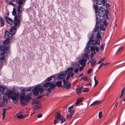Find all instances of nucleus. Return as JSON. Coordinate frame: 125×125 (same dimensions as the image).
<instances>
[{
  "instance_id": "obj_17",
  "label": "nucleus",
  "mask_w": 125,
  "mask_h": 125,
  "mask_svg": "<svg viewBox=\"0 0 125 125\" xmlns=\"http://www.w3.org/2000/svg\"><path fill=\"white\" fill-rule=\"evenodd\" d=\"M102 101H94L92 104L91 105V106H95L96 105L98 104H100L102 102Z\"/></svg>"
},
{
  "instance_id": "obj_32",
  "label": "nucleus",
  "mask_w": 125,
  "mask_h": 125,
  "mask_svg": "<svg viewBox=\"0 0 125 125\" xmlns=\"http://www.w3.org/2000/svg\"><path fill=\"white\" fill-rule=\"evenodd\" d=\"M96 62L95 60L94 59H93L92 60L91 62V66L92 67L94 66Z\"/></svg>"
},
{
  "instance_id": "obj_10",
  "label": "nucleus",
  "mask_w": 125,
  "mask_h": 125,
  "mask_svg": "<svg viewBox=\"0 0 125 125\" xmlns=\"http://www.w3.org/2000/svg\"><path fill=\"white\" fill-rule=\"evenodd\" d=\"M3 99L2 101H0V107H4L7 104L8 100L7 97L4 96L3 97Z\"/></svg>"
},
{
  "instance_id": "obj_36",
  "label": "nucleus",
  "mask_w": 125,
  "mask_h": 125,
  "mask_svg": "<svg viewBox=\"0 0 125 125\" xmlns=\"http://www.w3.org/2000/svg\"><path fill=\"white\" fill-rule=\"evenodd\" d=\"M17 118L20 119H23L24 117L23 115H16Z\"/></svg>"
},
{
  "instance_id": "obj_51",
  "label": "nucleus",
  "mask_w": 125,
  "mask_h": 125,
  "mask_svg": "<svg viewBox=\"0 0 125 125\" xmlns=\"http://www.w3.org/2000/svg\"><path fill=\"white\" fill-rule=\"evenodd\" d=\"M21 91L22 92H26V88H21Z\"/></svg>"
},
{
  "instance_id": "obj_50",
  "label": "nucleus",
  "mask_w": 125,
  "mask_h": 125,
  "mask_svg": "<svg viewBox=\"0 0 125 125\" xmlns=\"http://www.w3.org/2000/svg\"><path fill=\"white\" fill-rule=\"evenodd\" d=\"M89 88H86L83 91V92H87L89 91Z\"/></svg>"
},
{
  "instance_id": "obj_57",
  "label": "nucleus",
  "mask_w": 125,
  "mask_h": 125,
  "mask_svg": "<svg viewBox=\"0 0 125 125\" xmlns=\"http://www.w3.org/2000/svg\"><path fill=\"white\" fill-rule=\"evenodd\" d=\"M91 71H92L91 69H89V70H88L87 71V73L88 74H89V73H90L91 72Z\"/></svg>"
},
{
  "instance_id": "obj_14",
  "label": "nucleus",
  "mask_w": 125,
  "mask_h": 125,
  "mask_svg": "<svg viewBox=\"0 0 125 125\" xmlns=\"http://www.w3.org/2000/svg\"><path fill=\"white\" fill-rule=\"evenodd\" d=\"M94 48L93 47V46H91V47H87L86 50V52L87 53H88L90 52L91 51L93 52L94 51V53L95 54L96 53V52L94 51Z\"/></svg>"
},
{
  "instance_id": "obj_34",
  "label": "nucleus",
  "mask_w": 125,
  "mask_h": 125,
  "mask_svg": "<svg viewBox=\"0 0 125 125\" xmlns=\"http://www.w3.org/2000/svg\"><path fill=\"white\" fill-rule=\"evenodd\" d=\"M5 87H3L2 86L0 85V91L2 92H3L5 91Z\"/></svg>"
},
{
  "instance_id": "obj_27",
  "label": "nucleus",
  "mask_w": 125,
  "mask_h": 125,
  "mask_svg": "<svg viewBox=\"0 0 125 125\" xmlns=\"http://www.w3.org/2000/svg\"><path fill=\"white\" fill-rule=\"evenodd\" d=\"M6 39L3 42L4 45H6L8 44L10 42V39L9 38H6Z\"/></svg>"
},
{
  "instance_id": "obj_13",
  "label": "nucleus",
  "mask_w": 125,
  "mask_h": 125,
  "mask_svg": "<svg viewBox=\"0 0 125 125\" xmlns=\"http://www.w3.org/2000/svg\"><path fill=\"white\" fill-rule=\"evenodd\" d=\"M9 48V47H6L5 45L1 46L0 47V50L3 51V53L7 52Z\"/></svg>"
},
{
  "instance_id": "obj_54",
  "label": "nucleus",
  "mask_w": 125,
  "mask_h": 125,
  "mask_svg": "<svg viewBox=\"0 0 125 125\" xmlns=\"http://www.w3.org/2000/svg\"><path fill=\"white\" fill-rule=\"evenodd\" d=\"M83 80H85L86 81H87L88 80V78L87 76H84L83 77Z\"/></svg>"
},
{
  "instance_id": "obj_19",
  "label": "nucleus",
  "mask_w": 125,
  "mask_h": 125,
  "mask_svg": "<svg viewBox=\"0 0 125 125\" xmlns=\"http://www.w3.org/2000/svg\"><path fill=\"white\" fill-rule=\"evenodd\" d=\"M66 75L64 74H62L58 75L57 77L58 79H63L65 77Z\"/></svg>"
},
{
  "instance_id": "obj_3",
  "label": "nucleus",
  "mask_w": 125,
  "mask_h": 125,
  "mask_svg": "<svg viewBox=\"0 0 125 125\" xmlns=\"http://www.w3.org/2000/svg\"><path fill=\"white\" fill-rule=\"evenodd\" d=\"M31 96L30 94H29L27 95H24L20 97V102L22 105H25L30 102L31 99Z\"/></svg>"
},
{
  "instance_id": "obj_43",
  "label": "nucleus",
  "mask_w": 125,
  "mask_h": 125,
  "mask_svg": "<svg viewBox=\"0 0 125 125\" xmlns=\"http://www.w3.org/2000/svg\"><path fill=\"white\" fill-rule=\"evenodd\" d=\"M100 30L102 31L104 30L105 29L104 26L103 25H101L100 26Z\"/></svg>"
},
{
  "instance_id": "obj_44",
  "label": "nucleus",
  "mask_w": 125,
  "mask_h": 125,
  "mask_svg": "<svg viewBox=\"0 0 125 125\" xmlns=\"http://www.w3.org/2000/svg\"><path fill=\"white\" fill-rule=\"evenodd\" d=\"M54 88H51V87H50L48 88L47 90V91L48 93L51 92V91L52 89H53Z\"/></svg>"
},
{
  "instance_id": "obj_30",
  "label": "nucleus",
  "mask_w": 125,
  "mask_h": 125,
  "mask_svg": "<svg viewBox=\"0 0 125 125\" xmlns=\"http://www.w3.org/2000/svg\"><path fill=\"white\" fill-rule=\"evenodd\" d=\"M62 81H61L56 82L55 84L57 85L56 86L58 87L62 86Z\"/></svg>"
},
{
  "instance_id": "obj_62",
  "label": "nucleus",
  "mask_w": 125,
  "mask_h": 125,
  "mask_svg": "<svg viewBox=\"0 0 125 125\" xmlns=\"http://www.w3.org/2000/svg\"><path fill=\"white\" fill-rule=\"evenodd\" d=\"M69 77H70V75H69L67 76L66 77V80L67 81L68 80Z\"/></svg>"
},
{
  "instance_id": "obj_53",
  "label": "nucleus",
  "mask_w": 125,
  "mask_h": 125,
  "mask_svg": "<svg viewBox=\"0 0 125 125\" xmlns=\"http://www.w3.org/2000/svg\"><path fill=\"white\" fill-rule=\"evenodd\" d=\"M23 113L22 112H19L16 115H22Z\"/></svg>"
},
{
  "instance_id": "obj_8",
  "label": "nucleus",
  "mask_w": 125,
  "mask_h": 125,
  "mask_svg": "<svg viewBox=\"0 0 125 125\" xmlns=\"http://www.w3.org/2000/svg\"><path fill=\"white\" fill-rule=\"evenodd\" d=\"M65 119L60 114L57 113L56 115L54 121V124L55 125L58 122L59 120L61 121V123H63L65 121Z\"/></svg>"
},
{
  "instance_id": "obj_22",
  "label": "nucleus",
  "mask_w": 125,
  "mask_h": 125,
  "mask_svg": "<svg viewBox=\"0 0 125 125\" xmlns=\"http://www.w3.org/2000/svg\"><path fill=\"white\" fill-rule=\"evenodd\" d=\"M82 87H81L80 88L78 89H76V92L78 95H79L82 92Z\"/></svg>"
},
{
  "instance_id": "obj_60",
  "label": "nucleus",
  "mask_w": 125,
  "mask_h": 125,
  "mask_svg": "<svg viewBox=\"0 0 125 125\" xmlns=\"http://www.w3.org/2000/svg\"><path fill=\"white\" fill-rule=\"evenodd\" d=\"M95 84L94 85V86H95L98 83V82L96 80V81H95Z\"/></svg>"
},
{
  "instance_id": "obj_26",
  "label": "nucleus",
  "mask_w": 125,
  "mask_h": 125,
  "mask_svg": "<svg viewBox=\"0 0 125 125\" xmlns=\"http://www.w3.org/2000/svg\"><path fill=\"white\" fill-rule=\"evenodd\" d=\"M125 94V87H124L122 89L121 91V94L119 97V98H121V97Z\"/></svg>"
},
{
  "instance_id": "obj_16",
  "label": "nucleus",
  "mask_w": 125,
  "mask_h": 125,
  "mask_svg": "<svg viewBox=\"0 0 125 125\" xmlns=\"http://www.w3.org/2000/svg\"><path fill=\"white\" fill-rule=\"evenodd\" d=\"M74 69L72 67L69 68L66 70L65 73L66 74H69L72 72Z\"/></svg>"
},
{
  "instance_id": "obj_23",
  "label": "nucleus",
  "mask_w": 125,
  "mask_h": 125,
  "mask_svg": "<svg viewBox=\"0 0 125 125\" xmlns=\"http://www.w3.org/2000/svg\"><path fill=\"white\" fill-rule=\"evenodd\" d=\"M5 18L7 22L10 24H11L13 22V21L12 19L9 18L5 17Z\"/></svg>"
},
{
  "instance_id": "obj_42",
  "label": "nucleus",
  "mask_w": 125,
  "mask_h": 125,
  "mask_svg": "<svg viewBox=\"0 0 125 125\" xmlns=\"http://www.w3.org/2000/svg\"><path fill=\"white\" fill-rule=\"evenodd\" d=\"M99 28L98 27H96V28H95L94 31L95 32V33H97V32H99Z\"/></svg>"
},
{
  "instance_id": "obj_6",
  "label": "nucleus",
  "mask_w": 125,
  "mask_h": 125,
  "mask_svg": "<svg viewBox=\"0 0 125 125\" xmlns=\"http://www.w3.org/2000/svg\"><path fill=\"white\" fill-rule=\"evenodd\" d=\"M44 91V88L41 85H39L35 88L33 90V92L34 95H38V92H39L41 94H42Z\"/></svg>"
},
{
  "instance_id": "obj_2",
  "label": "nucleus",
  "mask_w": 125,
  "mask_h": 125,
  "mask_svg": "<svg viewBox=\"0 0 125 125\" xmlns=\"http://www.w3.org/2000/svg\"><path fill=\"white\" fill-rule=\"evenodd\" d=\"M5 95L7 97L8 99H11L13 102L15 104L17 102L18 99L20 96L19 93H15L13 91L10 90L6 91V93H5Z\"/></svg>"
},
{
  "instance_id": "obj_24",
  "label": "nucleus",
  "mask_w": 125,
  "mask_h": 125,
  "mask_svg": "<svg viewBox=\"0 0 125 125\" xmlns=\"http://www.w3.org/2000/svg\"><path fill=\"white\" fill-rule=\"evenodd\" d=\"M82 99L83 98H81L78 99L75 104H74V105H75L76 106L78 104L82 101Z\"/></svg>"
},
{
  "instance_id": "obj_9",
  "label": "nucleus",
  "mask_w": 125,
  "mask_h": 125,
  "mask_svg": "<svg viewBox=\"0 0 125 125\" xmlns=\"http://www.w3.org/2000/svg\"><path fill=\"white\" fill-rule=\"evenodd\" d=\"M43 86L44 87H46V88L49 87L54 88L56 87V85L49 82L46 81L45 83L43 84Z\"/></svg>"
},
{
  "instance_id": "obj_41",
  "label": "nucleus",
  "mask_w": 125,
  "mask_h": 125,
  "mask_svg": "<svg viewBox=\"0 0 125 125\" xmlns=\"http://www.w3.org/2000/svg\"><path fill=\"white\" fill-rule=\"evenodd\" d=\"M105 44L104 43L102 44L100 47V49L102 51H103L104 49V47Z\"/></svg>"
},
{
  "instance_id": "obj_1",
  "label": "nucleus",
  "mask_w": 125,
  "mask_h": 125,
  "mask_svg": "<svg viewBox=\"0 0 125 125\" xmlns=\"http://www.w3.org/2000/svg\"><path fill=\"white\" fill-rule=\"evenodd\" d=\"M19 5L16 8L18 13L16 14V10L15 8H13L12 12L13 15L15 16L14 17V20L13 21V23L15 26L19 27L20 25V20L22 18V15L21 13L22 11V4H19Z\"/></svg>"
},
{
  "instance_id": "obj_11",
  "label": "nucleus",
  "mask_w": 125,
  "mask_h": 125,
  "mask_svg": "<svg viewBox=\"0 0 125 125\" xmlns=\"http://www.w3.org/2000/svg\"><path fill=\"white\" fill-rule=\"evenodd\" d=\"M93 37H92L90 40L89 41V45H90V44H91L93 45L95 43L96 44L99 45L100 44V41L99 40H98L97 41H95L93 39Z\"/></svg>"
},
{
  "instance_id": "obj_37",
  "label": "nucleus",
  "mask_w": 125,
  "mask_h": 125,
  "mask_svg": "<svg viewBox=\"0 0 125 125\" xmlns=\"http://www.w3.org/2000/svg\"><path fill=\"white\" fill-rule=\"evenodd\" d=\"M105 59V57H103V58H100L99 60L98 61L97 63L99 64L101 62L104 61Z\"/></svg>"
},
{
  "instance_id": "obj_5",
  "label": "nucleus",
  "mask_w": 125,
  "mask_h": 125,
  "mask_svg": "<svg viewBox=\"0 0 125 125\" xmlns=\"http://www.w3.org/2000/svg\"><path fill=\"white\" fill-rule=\"evenodd\" d=\"M18 27L14 26L12 27L10 31V32H8L7 31H6L5 32L4 36L5 38H9V35L10 34L12 36L15 34L16 31V29Z\"/></svg>"
},
{
  "instance_id": "obj_35",
  "label": "nucleus",
  "mask_w": 125,
  "mask_h": 125,
  "mask_svg": "<svg viewBox=\"0 0 125 125\" xmlns=\"http://www.w3.org/2000/svg\"><path fill=\"white\" fill-rule=\"evenodd\" d=\"M73 114H70L68 115L67 116V119L68 120H69L72 117V115Z\"/></svg>"
},
{
  "instance_id": "obj_28",
  "label": "nucleus",
  "mask_w": 125,
  "mask_h": 125,
  "mask_svg": "<svg viewBox=\"0 0 125 125\" xmlns=\"http://www.w3.org/2000/svg\"><path fill=\"white\" fill-rule=\"evenodd\" d=\"M11 107L10 106H8L6 108H3V112L6 113V111H7L9 110L11 108Z\"/></svg>"
},
{
  "instance_id": "obj_12",
  "label": "nucleus",
  "mask_w": 125,
  "mask_h": 125,
  "mask_svg": "<svg viewBox=\"0 0 125 125\" xmlns=\"http://www.w3.org/2000/svg\"><path fill=\"white\" fill-rule=\"evenodd\" d=\"M63 82L64 83L63 86L64 87L68 89L70 88L71 87V84L68 82H66L65 80H63Z\"/></svg>"
},
{
  "instance_id": "obj_55",
  "label": "nucleus",
  "mask_w": 125,
  "mask_h": 125,
  "mask_svg": "<svg viewBox=\"0 0 125 125\" xmlns=\"http://www.w3.org/2000/svg\"><path fill=\"white\" fill-rule=\"evenodd\" d=\"M31 90V88H26V91H29Z\"/></svg>"
},
{
  "instance_id": "obj_20",
  "label": "nucleus",
  "mask_w": 125,
  "mask_h": 125,
  "mask_svg": "<svg viewBox=\"0 0 125 125\" xmlns=\"http://www.w3.org/2000/svg\"><path fill=\"white\" fill-rule=\"evenodd\" d=\"M96 3L97 4L100 5L102 3L103 5V6H104L106 2H105V3H104L103 1H102V0H96Z\"/></svg>"
},
{
  "instance_id": "obj_63",
  "label": "nucleus",
  "mask_w": 125,
  "mask_h": 125,
  "mask_svg": "<svg viewBox=\"0 0 125 125\" xmlns=\"http://www.w3.org/2000/svg\"><path fill=\"white\" fill-rule=\"evenodd\" d=\"M104 64V63H102V64H101L98 67V68H100V67H101V66H102V65H103Z\"/></svg>"
},
{
  "instance_id": "obj_18",
  "label": "nucleus",
  "mask_w": 125,
  "mask_h": 125,
  "mask_svg": "<svg viewBox=\"0 0 125 125\" xmlns=\"http://www.w3.org/2000/svg\"><path fill=\"white\" fill-rule=\"evenodd\" d=\"M73 105L69 107L68 109V110L70 114H73L74 113V111L73 110L71 111L73 107Z\"/></svg>"
},
{
  "instance_id": "obj_4",
  "label": "nucleus",
  "mask_w": 125,
  "mask_h": 125,
  "mask_svg": "<svg viewBox=\"0 0 125 125\" xmlns=\"http://www.w3.org/2000/svg\"><path fill=\"white\" fill-rule=\"evenodd\" d=\"M108 12L107 10H105L102 7H100L98 12L99 16L100 17H104L105 19H106L107 17V15Z\"/></svg>"
},
{
  "instance_id": "obj_7",
  "label": "nucleus",
  "mask_w": 125,
  "mask_h": 125,
  "mask_svg": "<svg viewBox=\"0 0 125 125\" xmlns=\"http://www.w3.org/2000/svg\"><path fill=\"white\" fill-rule=\"evenodd\" d=\"M82 59L79 61V63L84 67L86 65V60H88L89 59V56H88L87 54H85L82 55Z\"/></svg>"
},
{
  "instance_id": "obj_56",
  "label": "nucleus",
  "mask_w": 125,
  "mask_h": 125,
  "mask_svg": "<svg viewBox=\"0 0 125 125\" xmlns=\"http://www.w3.org/2000/svg\"><path fill=\"white\" fill-rule=\"evenodd\" d=\"M94 54V51H93V52H92L91 53V58H93V56Z\"/></svg>"
},
{
  "instance_id": "obj_64",
  "label": "nucleus",
  "mask_w": 125,
  "mask_h": 125,
  "mask_svg": "<svg viewBox=\"0 0 125 125\" xmlns=\"http://www.w3.org/2000/svg\"><path fill=\"white\" fill-rule=\"evenodd\" d=\"M82 75H83V74H82V73H81V74H80L78 76V77H80V76H82Z\"/></svg>"
},
{
  "instance_id": "obj_45",
  "label": "nucleus",
  "mask_w": 125,
  "mask_h": 125,
  "mask_svg": "<svg viewBox=\"0 0 125 125\" xmlns=\"http://www.w3.org/2000/svg\"><path fill=\"white\" fill-rule=\"evenodd\" d=\"M52 77H50L47 78L46 79V82H49L51 80H52Z\"/></svg>"
},
{
  "instance_id": "obj_33",
  "label": "nucleus",
  "mask_w": 125,
  "mask_h": 125,
  "mask_svg": "<svg viewBox=\"0 0 125 125\" xmlns=\"http://www.w3.org/2000/svg\"><path fill=\"white\" fill-rule=\"evenodd\" d=\"M96 37L98 40H99V39H101V37L100 33L99 32H97V33H96Z\"/></svg>"
},
{
  "instance_id": "obj_21",
  "label": "nucleus",
  "mask_w": 125,
  "mask_h": 125,
  "mask_svg": "<svg viewBox=\"0 0 125 125\" xmlns=\"http://www.w3.org/2000/svg\"><path fill=\"white\" fill-rule=\"evenodd\" d=\"M39 103V100L38 99V98L37 97L36 99L33 100L32 102V105L34 104H38Z\"/></svg>"
},
{
  "instance_id": "obj_59",
  "label": "nucleus",
  "mask_w": 125,
  "mask_h": 125,
  "mask_svg": "<svg viewBox=\"0 0 125 125\" xmlns=\"http://www.w3.org/2000/svg\"><path fill=\"white\" fill-rule=\"evenodd\" d=\"M42 114H40L38 115L37 117H38V118H40L42 117Z\"/></svg>"
},
{
  "instance_id": "obj_49",
  "label": "nucleus",
  "mask_w": 125,
  "mask_h": 125,
  "mask_svg": "<svg viewBox=\"0 0 125 125\" xmlns=\"http://www.w3.org/2000/svg\"><path fill=\"white\" fill-rule=\"evenodd\" d=\"M102 111H100L99 114V117L101 118L102 117Z\"/></svg>"
},
{
  "instance_id": "obj_52",
  "label": "nucleus",
  "mask_w": 125,
  "mask_h": 125,
  "mask_svg": "<svg viewBox=\"0 0 125 125\" xmlns=\"http://www.w3.org/2000/svg\"><path fill=\"white\" fill-rule=\"evenodd\" d=\"M103 24L106 27L107 25V23L105 21H103Z\"/></svg>"
},
{
  "instance_id": "obj_46",
  "label": "nucleus",
  "mask_w": 125,
  "mask_h": 125,
  "mask_svg": "<svg viewBox=\"0 0 125 125\" xmlns=\"http://www.w3.org/2000/svg\"><path fill=\"white\" fill-rule=\"evenodd\" d=\"M8 4L9 5H13L14 7H15L16 5L15 4H14L11 1H10L8 3Z\"/></svg>"
},
{
  "instance_id": "obj_25",
  "label": "nucleus",
  "mask_w": 125,
  "mask_h": 125,
  "mask_svg": "<svg viewBox=\"0 0 125 125\" xmlns=\"http://www.w3.org/2000/svg\"><path fill=\"white\" fill-rule=\"evenodd\" d=\"M4 20L2 18L0 17V23H1L0 26H3L4 25Z\"/></svg>"
},
{
  "instance_id": "obj_58",
  "label": "nucleus",
  "mask_w": 125,
  "mask_h": 125,
  "mask_svg": "<svg viewBox=\"0 0 125 125\" xmlns=\"http://www.w3.org/2000/svg\"><path fill=\"white\" fill-rule=\"evenodd\" d=\"M5 114H6L5 113L3 112L2 114V115H3V118H2L3 119H4V118L5 117Z\"/></svg>"
},
{
  "instance_id": "obj_47",
  "label": "nucleus",
  "mask_w": 125,
  "mask_h": 125,
  "mask_svg": "<svg viewBox=\"0 0 125 125\" xmlns=\"http://www.w3.org/2000/svg\"><path fill=\"white\" fill-rule=\"evenodd\" d=\"M75 70H74V72L75 73H77L78 72V70H79V69L77 68H75Z\"/></svg>"
},
{
  "instance_id": "obj_31",
  "label": "nucleus",
  "mask_w": 125,
  "mask_h": 125,
  "mask_svg": "<svg viewBox=\"0 0 125 125\" xmlns=\"http://www.w3.org/2000/svg\"><path fill=\"white\" fill-rule=\"evenodd\" d=\"M124 46H121L118 49V52L120 53L124 49Z\"/></svg>"
},
{
  "instance_id": "obj_39",
  "label": "nucleus",
  "mask_w": 125,
  "mask_h": 125,
  "mask_svg": "<svg viewBox=\"0 0 125 125\" xmlns=\"http://www.w3.org/2000/svg\"><path fill=\"white\" fill-rule=\"evenodd\" d=\"M93 47H94V51L95 50H95L96 52H98L99 50V49L97 46L96 45H95L94 46H93Z\"/></svg>"
},
{
  "instance_id": "obj_48",
  "label": "nucleus",
  "mask_w": 125,
  "mask_h": 125,
  "mask_svg": "<svg viewBox=\"0 0 125 125\" xmlns=\"http://www.w3.org/2000/svg\"><path fill=\"white\" fill-rule=\"evenodd\" d=\"M82 66H83L82 67H80L79 66V65L78 64H77V66H78L79 67V71H81L83 69V67H84L82 65Z\"/></svg>"
},
{
  "instance_id": "obj_40",
  "label": "nucleus",
  "mask_w": 125,
  "mask_h": 125,
  "mask_svg": "<svg viewBox=\"0 0 125 125\" xmlns=\"http://www.w3.org/2000/svg\"><path fill=\"white\" fill-rule=\"evenodd\" d=\"M94 9H95V13H96L97 12V10H98V6L97 5H94Z\"/></svg>"
},
{
  "instance_id": "obj_29",
  "label": "nucleus",
  "mask_w": 125,
  "mask_h": 125,
  "mask_svg": "<svg viewBox=\"0 0 125 125\" xmlns=\"http://www.w3.org/2000/svg\"><path fill=\"white\" fill-rule=\"evenodd\" d=\"M33 108L34 109V111H35L37 109L41 108V107L40 105L38 106L37 105H34L33 106Z\"/></svg>"
},
{
  "instance_id": "obj_15",
  "label": "nucleus",
  "mask_w": 125,
  "mask_h": 125,
  "mask_svg": "<svg viewBox=\"0 0 125 125\" xmlns=\"http://www.w3.org/2000/svg\"><path fill=\"white\" fill-rule=\"evenodd\" d=\"M3 53H2L0 54V61L2 62H5L6 61L5 55Z\"/></svg>"
},
{
  "instance_id": "obj_38",
  "label": "nucleus",
  "mask_w": 125,
  "mask_h": 125,
  "mask_svg": "<svg viewBox=\"0 0 125 125\" xmlns=\"http://www.w3.org/2000/svg\"><path fill=\"white\" fill-rule=\"evenodd\" d=\"M26 0H16V1L18 2V4H22L23 3V0L24 2Z\"/></svg>"
},
{
  "instance_id": "obj_61",
  "label": "nucleus",
  "mask_w": 125,
  "mask_h": 125,
  "mask_svg": "<svg viewBox=\"0 0 125 125\" xmlns=\"http://www.w3.org/2000/svg\"><path fill=\"white\" fill-rule=\"evenodd\" d=\"M74 73H72L70 74V75L71 76V77H73V75H74Z\"/></svg>"
}]
</instances>
